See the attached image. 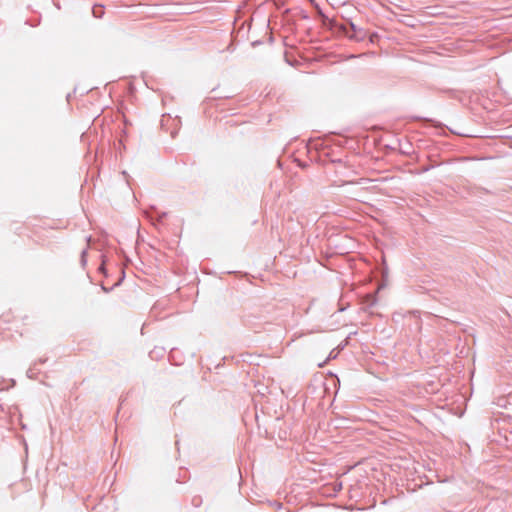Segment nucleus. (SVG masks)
Listing matches in <instances>:
<instances>
[{
	"label": "nucleus",
	"instance_id": "1",
	"mask_svg": "<svg viewBox=\"0 0 512 512\" xmlns=\"http://www.w3.org/2000/svg\"><path fill=\"white\" fill-rule=\"evenodd\" d=\"M92 13L95 17L97 18H101L104 14V10H103V7L100 6V5H96L93 7L92 9Z\"/></svg>",
	"mask_w": 512,
	"mask_h": 512
}]
</instances>
